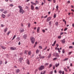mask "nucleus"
I'll use <instances>...</instances> for the list:
<instances>
[{"mask_svg":"<svg viewBox=\"0 0 74 74\" xmlns=\"http://www.w3.org/2000/svg\"><path fill=\"white\" fill-rule=\"evenodd\" d=\"M18 8H19V12L20 14H23L25 12V11L22 9V7L21 6L19 5L18 6Z\"/></svg>","mask_w":74,"mask_h":74,"instance_id":"obj_1","label":"nucleus"},{"mask_svg":"<svg viewBox=\"0 0 74 74\" xmlns=\"http://www.w3.org/2000/svg\"><path fill=\"white\" fill-rule=\"evenodd\" d=\"M30 40L32 44H34V42H35V39L34 38L32 37H31L30 38Z\"/></svg>","mask_w":74,"mask_h":74,"instance_id":"obj_2","label":"nucleus"},{"mask_svg":"<svg viewBox=\"0 0 74 74\" xmlns=\"http://www.w3.org/2000/svg\"><path fill=\"white\" fill-rule=\"evenodd\" d=\"M44 69V66L42 65L38 69L39 70H43Z\"/></svg>","mask_w":74,"mask_h":74,"instance_id":"obj_3","label":"nucleus"},{"mask_svg":"<svg viewBox=\"0 0 74 74\" xmlns=\"http://www.w3.org/2000/svg\"><path fill=\"white\" fill-rule=\"evenodd\" d=\"M51 19V17H48L47 19V21L49 22V21Z\"/></svg>","mask_w":74,"mask_h":74,"instance_id":"obj_4","label":"nucleus"},{"mask_svg":"<svg viewBox=\"0 0 74 74\" xmlns=\"http://www.w3.org/2000/svg\"><path fill=\"white\" fill-rule=\"evenodd\" d=\"M16 49V48L15 47H10V49H11V50H15Z\"/></svg>","mask_w":74,"mask_h":74,"instance_id":"obj_5","label":"nucleus"},{"mask_svg":"<svg viewBox=\"0 0 74 74\" xmlns=\"http://www.w3.org/2000/svg\"><path fill=\"white\" fill-rule=\"evenodd\" d=\"M23 38L25 40L27 38V35L26 34H24L23 36Z\"/></svg>","mask_w":74,"mask_h":74,"instance_id":"obj_6","label":"nucleus"},{"mask_svg":"<svg viewBox=\"0 0 74 74\" xmlns=\"http://www.w3.org/2000/svg\"><path fill=\"white\" fill-rule=\"evenodd\" d=\"M20 71V70H19V69H18L16 70V73H19Z\"/></svg>","mask_w":74,"mask_h":74,"instance_id":"obj_7","label":"nucleus"},{"mask_svg":"<svg viewBox=\"0 0 74 74\" xmlns=\"http://www.w3.org/2000/svg\"><path fill=\"white\" fill-rule=\"evenodd\" d=\"M8 13V10H5L3 12V13L4 14H7Z\"/></svg>","mask_w":74,"mask_h":74,"instance_id":"obj_8","label":"nucleus"},{"mask_svg":"<svg viewBox=\"0 0 74 74\" xmlns=\"http://www.w3.org/2000/svg\"><path fill=\"white\" fill-rule=\"evenodd\" d=\"M26 63L28 64H29L30 63L29 62V60L28 59L27 60H26Z\"/></svg>","mask_w":74,"mask_h":74,"instance_id":"obj_9","label":"nucleus"},{"mask_svg":"<svg viewBox=\"0 0 74 74\" xmlns=\"http://www.w3.org/2000/svg\"><path fill=\"white\" fill-rule=\"evenodd\" d=\"M31 8L32 10H33L34 9V6H33V5H31Z\"/></svg>","mask_w":74,"mask_h":74,"instance_id":"obj_10","label":"nucleus"},{"mask_svg":"<svg viewBox=\"0 0 74 74\" xmlns=\"http://www.w3.org/2000/svg\"><path fill=\"white\" fill-rule=\"evenodd\" d=\"M40 27H38L37 28V33H39V32L40 31Z\"/></svg>","mask_w":74,"mask_h":74,"instance_id":"obj_11","label":"nucleus"},{"mask_svg":"<svg viewBox=\"0 0 74 74\" xmlns=\"http://www.w3.org/2000/svg\"><path fill=\"white\" fill-rule=\"evenodd\" d=\"M62 42V44H64V43H65V39H64L63 40L61 41Z\"/></svg>","mask_w":74,"mask_h":74,"instance_id":"obj_12","label":"nucleus"},{"mask_svg":"<svg viewBox=\"0 0 74 74\" xmlns=\"http://www.w3.org/2000/svg\"><path fill=\"white\" fill-rule=\"evenodd\" d=\"M1 48H2L3 49H6V47H5L2 46H1Z\"/></svg>","mask_w":74,"mask_h":74,"instance_id":"obj_13","label":"nucleus"},{"mask_svg":"<svg viewBox=\"0 0 74 74\" xmlns=\"http://www.w3.org/2000/svg\"><path fill=\"white\" fill-rule=\"evenodd\" d=\"M59 66V63H58V64H55V66L56 67H57L58 66Z\"/></svg>","mask_w":74,"mask_h":74,"instance_id":"obj_14","label":"nucleus"},{"mask_svg":"<svg viewBox=\"0 0 74 74\" xmlns=\"http://www.w3.org/2000/svg\"><path fill=\"white\" fill-rule=\"evenodd\" d=\"M55 55H56V57H58V58H59V54H58V53H55Z\"/></svg>","mask_w":74,"mask_h":74,"instance_id":"obj_15","label":"nucleus"},{"mask_svg":"<svg viewBox=\"0 0 74 74\" xmlns=\"http://www.w3.org/2000/svg\"><path fill=\"white\" fill-rule=\"evenodd\" d=\"M1 16L3 18H5V15L4 14H2V15H1Z\"/></svg>","mask_w":74,"mask_h":74,"instance_id":"obj_16","label":"nucleus"},{"mask_svg":"<svg viewBox=\"0 0 74 74\" xmlns=\"http://www.w3.org/2000/svg\"><path fill=\"white\" fill-rule=\"evenodd\" d=\"M7 31V28L6 27L4 29V32H6Z\"/></svg>","mask_w":74,"mask_h":74,"instance_id":"obj_17","label":"nucleus"},{"mask_svg":"<svg viewBox=\"0 0 74 74\" xmlns=\"http://www.w3.org/2000/svg\"><path fill=\"white\" fill-rule=\"evenodd\" d=\"M39 52H40V51L38 50V49H37L36 51V53H38Z\"/></svg>","mask_w":74,"mask_h":74,"instance_id":"obj_18","label":"nucleus"},{"mask_svg":"<svg viewBox=\"0 0 74 74\" xmlns=\"http://www.w3.org/2000/svg\"><path fill=\"white\" fill-rule=\"evenodd\" d=\"M64 70L65 71H66V72H67V71H68L67 70V68H64Z\"/></svg>","mask_w":74,"mask_h":74,"instance_id":"obj_19","label":"nucleus"},{"mask_svg":"<svg viewBox=\"0 0 74 74\" xmlns=\"http://www.w3.org/2000/svg\"><path fill=\"white\" fill-rule=\"evenodd\" d=\"M45 57L44 56H42L40 57V59H43L44 58H45Z\"/></svg>","mask_w":74,"mask_h":74,"instance_id":"obj_20","label":"nucleus"},{"mask_svg":"<svg viewBox=\"0 0 74 74\" xmlns=\"http://www.w3.org/2000/svg\"><path fill=\"white\" fill-rule=\"evenodd\" d=\"M62 21H63V22H64L65 25H66V21L64 20V19H63Z\"/></svg>","mask_w":74,"mask_h":74,"instance_id":"obj_21","label":"nucleus"},{"mask_svg":"<svg viewBox=\"0 0 74 74\" xmlns=\"http://www.w3.org/2000/svg\"><path fill=\"white\" fill-rule=\"evenodd\" d=\"M51 53H49L48 56V58H49L50 57H51Z\"/></svg>","mask_w":74,"mask_h":74,"instance_id":"obj_22","label":"nucleus"},{"mask_svg":"<svg viewBox=\"0 0 74 74\" xmlns=\"http://www.w3.org/2000/svg\"><path fill=\"white\" fill-rule=\"evenodd\" d=\"M32 52H31V51H29L28 52V54L29 55H31Z\"/></svg>","mask_w":74,"mask_h":74,"instance_id":"obj_23","label":"nucleus"},{"mask_svg":"<svg viewBox=\"0 0 74 74\" xmlns=\"http://www.w3.org/2000/svg\"><path fill=\"white\" fill-rule=\"evenodd\" d=\"M52 64H49V68H51V67H52Z\"/></svg>","mask_w":74,"mask_h":74,"instance_id":"obj_24","label":"nucleus"},{"mask_svg":"<svg viewBox=\"0 0 74 74\" xmlns=\"http://www.w3.org/2000/svg\"><path fill=\"white\" fill-rule=\"evenodd\" d=\"M55 25L56 26H58V22H57L55 23Z\"/></svg>","mask_w":74,"mask_h":74,"instance_id":"obj_25","label":"nucleus"},{"mask_svg":"<svg viewBox=\"0 0 74 74\" xmlns=\"http://www.w3.org/2000/svg\"><path fill=\"white\" fill-rule=\"evenodd\" d=\"M49 64V63H45V66H48Z\"/></svg>","mask_w":74,"mask_h":74,"instance_id":"obj_26","label":"nucleus"},{"mask_svg":"<svg viewBox=\"0 0 74 74\" xmlns=\"http://www.w3.org/2000/svg\"><path fill=\"white\" fill-rule=\"evenodd\" d=\"M27 51H25V54H27Z\"/></svg>","mask_w":74,"mask_h":74,"instance_id":"obj_27","label":"nucleus"},{"mask_svg":"<svg viewBox=\"0 0 74 74\" xmlns=\"http://www.w3.org/2000/svg\"><path fill=\"white\" fill-rule=\"evenodd\" d=\"M45 71H43V73H42V72L40 74H45Z\"/></svg>","mask_w":74,"mask_h":74,"instance_id":"obj_28","label":"nucleus"},{"mask_svg":"<svg viewBox=\"0 0 74 74\" xmlns=\"http://www.w3.org/2000/svg\"><path fill=\"white\" fill-rule=\"evenodd\" d=\"M15 37H16V35H14V36H13V38H12V40H14V38H15Z\"/></svg>","mask_w":74,"mask_h":74,"instance_id":"obj_29","label":"nucleus"},{"mask_svg":"<svg viewBox=\"0 0 74 74\" xmlns=\"http://www.w3.org/2000/svg\"><path fill=\"white\" fill-rule=\"evenodd\" d=\"M52 22H52V21H51L49 22V25H51V23H52Z\"/></svg>","mask_w":74,"mask_h":74,"instance_id":"obj_30","label":"nucleus"},{"mask_svg":"<svg viewBox=\"0 0 74 74\" xmlns=\"http://www.w3.org/2000/svg\"><path fill=\"white\" fill-rule=\"evenodd\" d=\"M25 8L27 9V10H29V8L27 6H26L25 7Z\"/></svg>","mask_w":74,"mask_h":74,"instance_id":"obj_31","label":"nucleus"},{"mask_svg":"<svg viewBox=\"0 0 74 74\" xmlns=\"http://www.w3.org/2000/svg\"><path fill=\"white\" fill-rule=\"evenodd\" d=\"M30 24L29 23L28 24V27H30Z\"/></svg>","mask_w":74,"mask_h":74,"instance_id":"obj_32","label":"nucleus"},{"mask_svg":"<svg viewBox=\"0 0 74 74\" xmlns=\"http://www.w3.org/2000/svg\"><path fill=\"white\" fill-rule=\"evenodd\" d=\"M53 74V71H51L49 73V74Z\"/></svg>","mask_w":74,"mask_h":74,"instance_id":"obj_33","label":"nucleus"},{"mask_svg":"<svg viewBox=\"0 0 74 74\" xmlns=\"http://www.w3.org/2000/svg\"><path fill=\"white\" fill-rule=\"evenodd\" d=\"M73 48V47L71 46H70L69 47V48L70 49L71 48Z\"/></svg>","mask_w":74,"mask_h":74,"instance_id":"obj_34","label":"nucleus"},{"mask_svg":"<svg viewBox=\"0 0 74 74\" xmlns=\"http://www.w3.org/2000/svg\"><path fill=\"white\" fill-rule=\"evenodd\" d=\"M24 32V29H22L20 33H22V32Z\"/></svg>","mask_w":74,"mask_h":74,"instance_id":"obj_35","label":"nucleus"},{"mask_svg":"<svg viewBox=\"0 0 74 74\" xmlns=\"http://www.w3.org/2000/svg\"><path fill=\"white\" fill-rule=\"evenodd\" d=\"M68 59H69V58H65L64 60V61H66V60H67Z\"/></svg>","mask_w":74,"mask_h":74,"instance_id":"obj_36","label":"nucleus"},{"mask_svg":"<svg viewBox=\"0 0 74 74\" xmlns=\"http://www.w3.org/2000/svg\"><path fill=\"white\" fill-rule=\"evenodd\" d=\"M58 52H60V49H59V48H58Z\"/></svg>","mask_w":74,"mask_h":74,"instance_id":"obj_37","label":"nucleus"},{"mask_svg":"<svg viewBox=\"0 0 74 74\" xmlns=\"http://www.w3.org/2000/svg\"><path fill=\"white\" fill-rule=\"evenodd\" d=\"M2 63H3V62H2V61H0V65L1 64H2Z\"/></svg>","mask_w":74,"mask_h":74,"instance_id":"obj_38","label":"nucleus"},{"mask_svg":"<svg viewBox=\"0 0 74 74\" xmlns=\"http://www.w3.org/2000/svg\"><path fill=\"white\" fill-rule=\"evenodd\" d=\"M16 40H20V38L19 37H18L16 38Z\"/></svg>","mask_w":74,"mask_h":74,"instance_id":"obj_39","label":"nucleus"},{"mask_svg":"<svg viewBox=\"0 0 74 74\" xmlns=\"http://www.w3.org/2000/svg\"><path fill=\"white\" fill-rule=\"evenodd\" d=\"M62 53H64V49H63L62 50Z\"/></svg>","mask_w":74,"mask_h":74,"instance_id":"obj_40","label":"nucleus"},{"mask_svg":"<svg viewBox=\"0 0 74 74\" xmlns=\"http://www.w3.org/2000/svg\"><path fill=\"white\" fill-rule=\"evenodd\" d=\"M59 73H60V74H61L62 73V71H60L58 72Z\"/></svg>","mask_w":74,"mask_h":74,"instance_id":"obj_41","label":"nucleus"},{"mask_svg":"<svg viewBox=\"0 0 74 74\" xmlns=\"http://www.w3.org/2000/svg\"><path fill=\"white\" fill-rule=\"evenodd\" d=\"M56 14H55L54 15V18H55L56 17Z\"/></svg>","mask_w":74,"mask_h":74,"instance_id":"obj_42","label":"nucleus"},{"mask_svg":"<svg viewBox=\"0 0 74 74\" xmlns=\"http://www.w3.org/2000/svg\"><path fill=\"white\" fill-rule=\"evenodd\" d=\"M35 9L36 10H38V7H36L35 8Z\"/></svg>","mask_w":74,"mask_h":74,"instance_id":"obj_43","label":"nucleus"},{"mask_svg":"<svg viewBox=\"0 0 74 74\" xmlns=\"http://www.w3.org/2000/svg\"><path fill=\"white\" fill-rule=\"evenodd\" d=\"M71 53H72V52H69L68 53V55H70L71 54Z\"/></svg>","mask_w":74,"mask_h":74,"instance_id":"obj_44","label":"nucleus"},{"mask_svg":"<svg viewBox=\"0 0 74 74\" xmlns=\"http://www.w3.org/2000/svg\"><path fill=\"white\" fill-rule=\"evenodd\" d=\"M58 7H59L58 5H57V6H56V8L57 10H58Z\"/></svg>","mask_w":74,"mask_h":74,"instance_id":"obj_45","label":"nucleus"},{"mask_svg":"<svg viewBox=\"0 0 74 74\" xmlns=\"http://www.w3.org/2000/svg\"><path fill=\"white\" fill-rule=\"evenodd\" d=\"M53 2L54 3H56V0H53Z\"/></svg>","mask_w":74,"mask_h":74,"instance_id":"obj_46","label":"nucleus"},{"mask_svg":"<svg viewBox=\"0 0 74 74\" xmlns=\"http://www.w3.org/2000/svg\"><path fill=\"white\" fill-rule=\"evenodd\" d=\"M66 30H67V28H66L64 29V31H66Z\"/></svg>","mask_w":74,"mask_h":74,"instance_id":"obj_47","label":"nucleus"},{"mask_svg":"<svg viewBox=\"0 0 74 74\" xmlns=\"http://www.w3.org/2000/svg\"><path fill=\"white\" fill-rule=\"evenodd\" d=\"M42 32H43V33H45V30H44V29H42Z\"/></svg>","mask_w":74,"mask_h":74,"instance_id":"obj_48","label":"nucleus"},{"mask_svg":"<svg viewBox=\"0 0 74 74\" xmlns=\"http://www.w3.org/2000/svg\"><path fill=\"white\" fill-rule=\"evenodd\" d=\"M0 11L1 12H2V11H4V10L3 9H1L0 10Z\"/></svg>","mask_w":74,"mask_h":74,"instance_id":"obj_49","label":"nucleus"},{"mask_svg":"<svg viewBox=\"0 0 74 74\" xmlns=\"http://www.w3.org/2000/svg\"><path fill=\"white\" fill-rule=\"evenodd\" d=\"M10 32H8V33H7V35H8V36L9 35V34H10Z\"/></svg>","mask_w":74,"mask_h":74,"instance_id":"obj_50","label":"nucleus"},{"mask_svg":"<svg viewBox=\"0 0 74 74\" xmlns=\"http://www.w3.org/2000/svg\"><path fill=\"white\" fill-rule=\"evenodd\" d=\"M10 6V7H12V6H13V5H12V4H11Z\"/></svg>","mask_w":74,"mask_h":74,"instance_id":"obj_51","label":"nucleus"},{"mask_svg":"<svg viewBox=\"0 0 74 74\" xmlns=\"http://www.w3.org/2000/svg\"><path fill=\"white\" fill-rule=\"evenodd\" d=\"M62 34H63V32H61L60 33V35H62Z\"/></svg>","mask_w":74,"mask_h":74,"instance_id":"obj_52","label":"nucleus"},{"mask_svg":"<svg viewBox=\"0 0 74 74\" xmlns=\"http://www.w3.org/2000/svg\"><path fill=\"white\" fill-rule=\"evenodd\" d=\"M56 59H57V58H54L53 59V60H56Z\"/></svg>","mask_w":74,"mask_h":74,"instance_id":"obj_53","label":"nucleus"},{"mask_svg":"<svg viewBox=\"0 0 74 74\" xmlns=\"http://www.w3.org/2000/svg\"><path fill=\"white\" fill-rule=\"evenodd\" d=\"M56 41L55 40L54 43H53V44H54V45H55V44H56Z\"/></svg>","mask_w":74,"mask_h":74,"instance_id":"obj_54","label":"nucleus"},{"mask_svg":"<svg viewBox=\"0 0 74 74\" xmlns=\"http://www.w3.org/2000/svg\"><path fill=\"white\" fill-rule=\"evenodd\" d=\"M47 47H46L45 48V49H43V50H45V49H47Z\"/></svg>","mask_w":74,"mask_h":74,"instance_id":"obj_55","label":"nucleus"},{"mask_svg":"<svg viewBox=\"0 0 74 74\" xmlns=\"http://www.w3.org/2000/svg\"><path fill=\"white\" fill-rule=\"evenodd\" d=\"M58 38H61V36H59L58 37Z\"/></svg>","mask_w":74,"mask_h":74,"instance_id":"obj_56","label":"nucleus"},{"mask_svg":"<svg viewBox=\"0 0 74 74\" xmlns=\"http://www.w3.org/2000/svg\"><path fill=\"white\" fill-rule=\"evenodd\" d=\"M39 48H40L41 49H42V47L41 46H39Z\"/></svg>","mask_w":74,"mask_h":74,"instance_id":"obj_57","label":"nucleus"},{"mask_svg":"<svg viewBox=\"0 0 74 74\" xmlns=\"http://www.w3.org/2000/svg\"><path fill=\"white\" fill-rule=\"evenodd\" d=\"M9 1L10 3H12V1L11 0H9Z\"/></svg>","mask_w":74,"mask_h":74,"instance_id":"obj_58","label":"nucleus"},{"mask_svg":"<svg viewBox=\"0 0 74 74\" xmlns=\"http://www.w3.org/2000/svg\"><path fill=\"white\" fill-rule=\"evenodd\" d=\"M7 61H6L5 62V64H7Z\"/></svg>","mask_w":74,"mask_h":74,"instance_id":"obj_59","label":"nucleus"},{"mask_svg":"<svg viewBox=\"0 0 74 74\" xmlns=\"http://www.w3.org/2000/svg\"><path fill=\"white\" fill-rule=\"evenodd\" d=\"M31 3H32L33 5H34V3H33V2H31Z\"/></svg>","mask_w":74,"mask_h":74,"instance_id":"obj_60","label":"nucleus"},{"mask_svg":"<svg viewBox=\"0 0 74 74\" xmlns=\"http://www.w3.org/2000/svg\"><path fill=\"white\" fill-rule=\"evenodd\" d=\"M62 74H64V71H63L62 72Z\"/></svg>","mask_w":74,"mask_h":74,"instance_id":"obj_61","label":"nucleus"},{"mask_svg":"<svg viewBox=\"0 0 74 74\" xmlns=\"http://www.w3.org/2000/svg\"><path fill=\"white\" fill-rule=\"evenodd\" d=\"M1 27H3L4 26V25H3V24H1Z\"/></svg>","mask_w":74,"mask_h":74,"instance_id":"obj_62","label":"nucleus"},{"mask_svg":"<svg viewBox=\"0 0 74 74\" xmlns=\"http://www.w3.org/2000/svg\"><path fill=\"white\" fill-rule=\"evenodd\" d=\"M56 46H57V47H58V46H59V45L58 44H57L56 45Z\"/></svg>","mask_w":74,"mask_h":74,"instance_id":"obj_63","label":"nucleus"},{"mask_svg":"<svg viewBox=\"0 0 74 74\" xmlns=\"http://www.w3.org/2000/svg\"><path fill=\"white\" fill-rule=\"evenodd\" d=\"M72 26L73 27H74V23H73L72 24Z\"/></svg>","mask_w":74,"mask_h":74,"instance_id":"obj_64","label":"nucleus"}]
</instances>
